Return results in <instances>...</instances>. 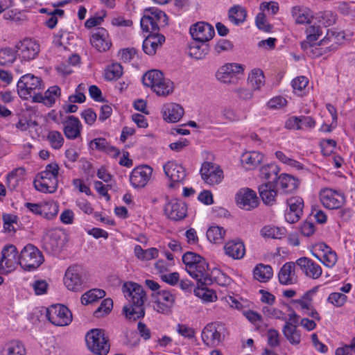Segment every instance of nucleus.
Instances as JSON below:
<instances>
[{
    "mask_svg": "<svg viewBox=\"0 0 355 355\" xmlns=\"http://www.w3.org/2000/svg\"><path fill=\"white\" fill-rule=\"evenodd\" d=\"M58 212V207L54 202H48L42 204V214L44 218L51 219L57 215Z\"/></svg>",
    "mask_w": 355,
    "mask_h": 355,
    "instance_id": "nucleus-56",
    "label": "nucleus"
},
{
    "mask_svg": "<svg viewBox=\"0 0 355 355\" xmlns=\"http://www.w3.org/2000/svg\"><path fill=\"white\" fill-rule=\"evenodd\" d=\"M153 168L148 165L135 168L130 175V182L134 188H143L150 180Z\"/></svg>",
    "mask_w": 355,
    "mask_h": 355,
    "instance_id": "nucleus-14",
    "label": "nucleus"
},
{
    "mask_svg": "<svg viewBox=\"0 0 355 355\" xmlns=\"http://www.w3.org/2000/svg\"><path fill=\"white\" fill-rule=\"evenodd\" d=\"M278 184L285 193H291L298 187V180L288 174H282L278 178Z\"/></svg>",
    "mask_w": 355,
    "mask_h": 355,
    "instance_id": "nucleus-35",
    "label": "nucleus"
},
{
    "mask_svg": "<svg viewBox=\"0 0 355 355\" xmlns=\"http://www.w3.org/2000/svg\"><path fill=\"white\" fill-rule=\"evenodd\" d=\"M247 16L245 10L240 6H235L231 8L228 12L230 21L235 25L243 24Z\"/></svg>",
    "mask_w": 355,
    "mask_h": 355,
    "instance_id": "nucleus-41",
    "label": "nucleus"
},
{
    "mask_svg": "<svg viewBox=\"0 0 355 355\" xmlns=\"http://www.w3.org/2000/svg\"><path fill=\"white\" fill-rule=\"evenodd\" d=\"M263 155L257 151L246 152L241 155V160L247 169L251 170L259 166Z\"/></svg>",
    "mask_w": 355,
    "mask_h": 355,
    "instance_id": "nucleus-32",
    "label": "nucleus"
},
{
    "mask_svg": "<svg viewBox=\"0 0 355 355\" xmlns=\"http://www.w3.org/2000/svg\"><path fill=\"white\" fill-rule=\"evenodd\" d=\"M256 25L259 29L266 33H269L272 30V26L267 22L266 15L263 12L257 14L256 17Z\"/></svg>",
    "mask_w": 355,
    "mask_h": 355,
    "instance_id": "nucleus-61",
    "label": "nucleus"
},
{
    "mask_svg": "<svg viewBox=\"0 0 355 355\" xmlns=\"http://www.w3.org/2000/svg\"><path fill=\"white\" fill-rule=\"evenodd\" d=\"M225 254L235 259H241L245 252L244 244L240 241H232L224 247Z\"/></svg>",
    "mask_w": 355,
    "mask_h": 355,
    "instance_id": "nucleus-33",
    "label": "nucleus"
},
{
    "mask_svg": "<svg viewBox=\"0 0 355 355\" xmlns=\"http://www.w3.org/2000/svg\"><path fill=\"white\" fill-rule=\"evenodd\" d=\"M208 263L202 257L201 260L193 266V271L187 270L188 273L197 281V285L209 286L212 284V279L208 272Z\"/></svg>",
    "mask_w": 355,
    "mask_h": 355,
    "instance_id": "nucleus-15",
    "label": "nucleus"
},
{
    "mask_svg": "<svg viewBox=\"0 0 355 355\" xmlns=\"http://www.w3.org/2000/svg\"><path fill=\"white\" fill-rule=\"evenodd\" d=\"M84 270L82 266L74 265L69 266L65 272L64 283L66 287L72 291H79L84 286Z\"/></svg>",
    "mask_w": 355,
    "mask_h": 355,
    "instance_id": "nucleus-5",
    "label": "nucleus"
},
{
    "mask_svg": "<svg viewBox=\"0 0 355 355\" xmlns=\"http://www.w3.org/2000/svg\"><path fill=\"white\" fill-rule=\"evenodd\" d=\"M259 196L263 202L266 205H273L276 201L277 191L274 188L272 182L269 181L259 187Z\"/></svg>",
    "mask_w": 355,
    "mask_h": 355,
    "instance_id": "nucleus-31",
    "label": "nucleus"
},
{
    "mask_svg": "<svg viewBox=\"0 0 355 355\" xmlns=\"http://www.w3.org/2000/svg\"><path fill=\"white\" fill-rule=\"evenodd\" d=\"M17 92L21 98L28 99L35 94H38L42 87V80L40 78L33 74L27 73L22 76L17 82Z\"/></svg>",
    "mask_w": 355,
    "mask_h": 355,
    "instance_id": "nucleus-4",
    "label": "nucleus"
},
{
    "mask_svg": "<svg viewBox=\"0 0 355 355\" xmlns=\"http://www.w3.org/2000/svg\"><path fill=\"white\" fill-rule=\"evenodd\" d=\"M26 350L24 345L17 340H11L6 343L1 350L0 355H25Z\"/></svg>",
    "mask_w": 355,
    "mask_h": 355,
    "instance_id": "nucleus-36",
    "label": "nucleus"
},
{
    "mask_svg": "<svg viewBox=\"0 0 355 355\" xmlns=\"http://www.w3.org/2000/svg\"><path fill=\"white\" fill-rule=\"evenodd\" d=\"M105 295V292L103 290L98 288L92 289L82 295L81 302L83 304L87 305L98 299L103 298Z\"/></svg>",
    "mask_w": 355,
    "mask_h": 355,
    "instance_id": "nucleus-45",
    "label": "nucleus"
},
{
    "mask_svg": "<svg viewBox=\"0 0 355 355\" xmlns=\"http://www.w3.org/2000/svg\"><path fill=\"white\" fill-rule=\"evenodd\" d=\"M288 318H286L285 324L283 327L282 332L284 336L293 345H297L300 343L301 335L300 331L297 329L299 324L300 316L291 307H288Z\"/></svg>",
    "mask_w": 355,
    "mask_h": 355,
    "instance_id": "nucleus-8",
    "label": "nucleus"
},
{
    "mask_svg": "<svg viewBox=\"0 0 355 355\" xmlns=\"http://www.w3.org/2000/svg\"><path fill=\"white\" fill-rule=\"evenodd\" d=\"M82 124L74 116H69L63 123V132L69 139H75L80 136Z\"/></svg>",
    "mask_w": 355,
    "mask_h": 355,
    "instance_id": "nucleus-25",
    "label": "nucleus"
},
{
    "mask_svg": "<svg viewBox=\"0 0 355 355\" xmlns=\"http://www.w3.org/2000/svg\"><path fill=\"white\" fill-rule=\"evenodd\" d=\"M122 73V66L119 63H114L107 68L105 73V78L107 80H114L119 78Z\"/></svg>",
    "mask_w": 355,
    "mask_h": 355,
    "instance_id": "nucleus-53",
    "label": "nucleus"
},
{
    "mask_svg": "<svg viewBox=\"0 0 355 355\" xmlns=\"http://www.w3.org/2000/svg\"><path fill=\"white\" fill-rule=\"evenodd\" d=\"M23 168H18L12 170L10 173H9L7 175L6 180L7 184L8 187H15L16 183L18 182V175H22L24 173Z\"/></svg>",
    "mask_w": 355,
    "mask_h": 355,
    "instance_id": "nucleus-63",
    "label": "nucleus"
},
{
    "mask_svg": "<svg viewBox=\"0 0 355 355\" xmlns=\"http://www.w3.org/2000/svg\"><path fill=\"white\" fill-rule=\"evenodd\" d=\"M166 176L171 180L168 184L170 188H175L179 182H182L186 178L185 168L174 161H169L163 166Z\"/></svg>",
    "mask_w": 355,
    "mask_h": 355,
    "instance_id": "nucleus-11",
    "label": "nucleus"
},
{
    "mask_svg": "<svg viewBox=\"0 0 355 355\" xmlns=\"http://www.w3.org/2000/svg\"><path fill=\"white\" fill-rule=\"evenodd\" d=\"M200 175L202 180L209 185L218 184L223 179V171L220 166L209 162L202 164Z\"/></svg>",
    "mask_w": 355,
    "mask_h": 355,
    "instance_id": "nucleus-10",
    "label": "nucleus"
},
{
    "mask_svg": "<svg viewBox=\"0 0 355 355\" xmlns=\"http://www.w3.org/2000/svg\"><path fill=\"white\" fill-rule=\"evenodd\" d=\"M187 205L178 200H173L168 202L164 207L166 215L171 220H180L187 216Z\"/></svg>",
    "mask_w": 355,
    "mask_h": 355,
    "instance_id": "nucleus-20",
    "label": "nucleus"
},
{
    "mask_svg": "<svg viewBox=\"0 0 355 355\" xmlns=\"http://www.w3.org/2000/svg\"><path fill=\"white\" fill-rule=\"evenodd\" d=\"M92 46L99 52H105L112 46L108 32L103 28H97L90 37Z\"/></svg>",
    "mask_w": 355,
    "mask_h": 355,
    "instance_id": "nucleus-18",
    "label": "nucleus"
},
{
    "mask_svg": "<svg viewBox=\"0 0 355 355\" xmlns=\"http://www.w3.org/2000/svg\"><path fill=\"white\" fill-rule=\"evenodd\" d=\"M141 27L146 32H150V34H158L159 25L155 22L148 14L145 12L141 19Z\"/></svg>",
    "mask_w": 355,
    "mask_h": 355,
    "instance_id": "nucleus-46",
    "label": "nucleus"
},
{
    "mask_svg": "<svg viewBox=\"0 0 355 355\" xmlns=\"http://www.w3.org/2000/svg\"><path fill=\"white\" fill-rule=\"evenodd\" d=\"M183 107L177 103H169L163 105L162 113L163 119L168 123H176L179 121L184 115Z\"/></svg>",
    "mask_w": 355,
    "mask_h": 355,
    "instance_id": "nucleus-24",
    "label": "nucleus"
},
{
    "mask_svg": "<svg viewBox=\"0 0 355 355\" xmlns=\"http://www.w3.org/2000/svg\"><path fill=\"white\" fill-rule=\"evenodd\" d=\"M207 42L193 40L189 46V55L190 57L202 60L205 58L209 51V46Z\"/></svg>",
    "mask_w": 355,
    "mask_h": 355,
    "instance_id": "nucleus-29",
    "label": "nucleus"
},
{
    "mask_svg": "<svg viewBox=\"0 0 355 355\" xmlns=\"http://www.w3.org/2000/svg\"><path fill=\"white\" fill-rule=\"evenodd\" d=\"M236 201L238 206L245 210H252L259 205L257 193L248 188L241 189L236 195Z\"/></svg>",
    "mask_w": 355,
    "mask_h": 355,
    "instance_id": "nucleus-13",
    "label": "nucleus"
},
{
    "mask_svg": "<svg viewBox=\"0 0 355 355\" xmlns=\"http://www.w3.org/2000/svg\"><path fill=\"white\" fill-rule=\"evenodd\" d=\"M60 96V89L59 87L54 85L50 87L42 95L40 93L35 94L33 96V101L37 103H43L45 105L51 106L55 103V99Z\"/></svg>",
    "mask_w": 355,
    "mask_h": 355,
    "instance_id": "nucleus-28",
    "label": "nucleus"
},
{
    "mask_svg": "<svg viewBox=\"0 0 355 355\" xmlns=\"http://www.w3.org/2000/svg\"><path fill=\"white\" fill-rule=\"evenodd\" d=\"M320 147L324 156L330 155L336 146V142L334 139H323L320 141Z\"/></svg>",
    "mask_w": 355,
    "mask_h": 355,
    "instance_id": "nucleus-60",
    "label": "nucleus"
},
{
    "mask_svg": "<svg viewBox=\"0 0 355 355\" xmlns=\"http://www.w3.org/2000/svg\"><path fill=\"white\" fill-rule=\"evenodd\" d=\"M286 231L284 227L265 226L261 230L263 237L280 239L286 235Z\"/></svg>",
    "mask_w": 355,
    "mask_h": 355,
    "instance_id": "nucleus-44",
    "label": "nucleus"
},
{
    "mask_svg": "<svg viewBox=\"0 0 355 355\" xmlns=\"http://www.w3.org/2000/svg\"><path fill=\"white\" fill-rule=\"evenodd\" d=\"M190 33L193 40L208 42L213 37L215 31L210 24L200 21L191 26Z\"/></svg>",
    "mask_w": 355,
    "mask_h": 355,
    "instance_id": "nucleus-19",
    "label": "nucleus"
},
{
    "mask_svg": "<svg viewBox=\"0 0 355 355\" xmlns=\"http://www.w3.org/2000/svg\"><path fill=\"white\" fill-rule=\"evenodd\" d=\"M320 200L323 206L329 209H338L344 203V197L337 191L329 188L320 191Z\"/></svg>",
    "mask_w": 355,
    "mask_h": 355,
    "instance_id": "nucleus-17",
    "label": "nucleus"
},
{
    "mask_svg": "<svg viewBox=\"0 0 355 355\" xmlns=\"http://www.w3.org/2000/svg\"><path fill=\"white\" fill-rule=\"evenodd\" d=\"M163 75L161 71L152 69L144 74L142 82L145 86L150 87L154 91L155 85L157 86V83L160 81Z\"/></svg>",
    "mask_w": 355,
    "mask_h": 355,
    "instance_id": "nucleus-40",
    "label": "nucleus"
},
{
    "mask_svg": "<svg viewBox=\"0 0 355 355\" xmlns=\"http://www.w3.org/2000/svg\"><path fill=\"white\" fill-rule=\"evenodd\" d=\"M113 307V301L110 298L103 300L99 307L94 311V316L101 318L109 313Z\"/></svg>",
    "mask_w": 355,
    "mask_h": 355,
    "instance_id": "nucleus-57",
    "label": "nucleus"
},
{
    "mask_svg": "<svg viewBox=\"0 0 355 355\" xmlns=\"http://www.w3.org/2000/svg\"><path fill=\"white\" fill-rule=\"evenodd\" d=\"M89 146L92 149H96L107 153H113V155H119V150L109 145L107 140L104 138H96L90 141Z\"/></svg>",
    "mask_w": 355,
    "mask_h": 355,
    "instance_id": "nucleus-39",
    "label": "nucleus"
},
{
    "mask_svg": "<svg viewBox=\"0 0 355 355\" xmlns=\"http://www.w3.org/2000/svg\"><path fill=\"white\" fill-rule=\"evenodd\" d=\"M202 257L193 252H187L182 256V261L187 270L193 271V266L196 265Z\"/></svg>",
    "mask_w": 355,
    "mask_h": 355,
    "instance_id": "nucleus-52",
    "label": "nucleus"
},
{
    "mask_svg": "<svg viewBox=\"0 0 355 355\" xmlns=\"http://www.w3.org/2000/svg\"><path fill=\"white\" fill-rule=\"evenodd\" d=\"M287 204L289 207V211L302 214L304 202L302 198L298 196L291 197L287 200Z\"/></svg>",
    "mask_w": 355,
    "mask_h": 355,
    "instance_id": "nucleus-58",
    "label": "nucleus"
},
{
    "mask_svg": "<svg viewBox=\"0 0 355 355\" xmlns=\"http://www.w3.org/2000/svg\"><path fill=\"white\" fill-rule=\"evenodd\" d=\"M328 302L336 306H342L347 301V296L340 293H331L328 297Z\"/></svg>",
    "mask_w": 355,
    "mask_h": 355,
    "instance_id": "nucleus-62",
    "label": "nucleus"
},
{
    "mask_svg": "<svg viewBox=\"0 0 355 355\" xmlns=\"http://www.w3.org/2000/svg\"><path fill=\"white\" fill-rule=\"evenodd\" d=\"M40 180L34 181L36 190L44 193H54L58 188V176L51 175L48 173H40Z\"/></svg>",
    "mask_w": 355,
    "mask_h": 355,
    "instance_id": "nucleus-21",
    "label": "nucleus"
},
{
    "mask_svg": "<svg viewBox=\"0 0 355 355\" xmlns=\"http://www.w3.org/2000/svg\"><path fill=\"white\" fill-rule=\"evenodd\" d=\"M306 40L301 42L302 49L309 55L320 56L324 51L318 48L315 43L322 35V31L319 26H310L306 30Z\"/></svg>",
    "mask_w": 355,
    "mask_h": 355,
    "instance_id": "nucleus-7",
    "label": "nucleus"
},
{
    "mask_svg": "<svg viewBox=\"0 0 355 355\" xmlns=\"http://www.w3.org/2000/svg\"><path fill=\"white\" fill-rule=\"evenodd\" d=\"M46 139L51 147L55 150H59L64 144V137L61 132L57 130H51L48 132Z\"/></svg>",
    "mask_w": 355,
    "mask_h": 355,
    "instance_id": "nucleus-47",
    "label": "nucleus"
},
{
    "mask_svg": "<svg viewBox=\"0 0 355 355\" xmlns=\"http://www.w3.org/2000/svg\"><path fill=\"white\" fill-rule=\"evenodd\" d=\"M225 231L223 227L212 226L207 231V237L213 243H220L223 239Z\"/></svg>",
    "mask_w": 355,
    "mask_h": 355,
    "instance_id": "nucleus-51",
    "label": "nucleus"
},
{
    "mask_svg": "<svg viewBox=\"0 0 355 355\" xmlns=\"http://www.w3.org/2000/svg\"><path fill=\"white\" fill-rule=\"evenodd\" d=\"M63 245L64 241L59 232L51 231L44 238L43 248L49 253H58Z\"/></svg>",
    "mask_w": 355,
    "mask_h": 355,
    "instance_id": "nucleus-22",
    "label": "nucleus"
},
{
    "mask_svg": "<svg viewBox=\"0 0 355 355\" xmlns=\"http://www.w3.org/2000/svg\"><path fill=\"white\" fill-rule=\"evenodd\" d=\"M145 12L148 14L155 22H157L159 26L167 24L168 17L163 11L156 8H149L145 10Z\"/></svg>",
    "mask_w": 355,
    "mask_h": 355,
    "instance_id": "nucleus-49",
    "label": "nucleus"
},
{
    "mask_svg": "<svg viewBox=\"0 0 355 355\" xmlns=\"http://www.w3.org/2000/svg\"><path fill=\"white\" fill-rule=\"evenodd\" d=\"M224 327L219 323L207 324L202 331V340L208 347H215L219 345L224 339Z\"/></svg>",
    "mask_w": 355,
    "mask_h": 355,
    "instance_id": "nucleus-9",
    "label": "nucleus"
},
{
    "mask_svg": "<svg viewBox=\"0 0 355 355\" xmlns=\"http://www.w3.org/2000/svg\"><path fill=\"white\" fill-rule=\"evenodd\" d=\"M263 311L266 315L270 318H273L281 320H286L285 314L278 309L271 306H264L263 308Z\"/></svg>",
    "mask_w": 355,
    "mask_h": 355,
    "instance_id": "nucleus-59",
    "label": "nucleus"
},
{
    "mask_svg": "<svg viewBox=\"0 0 355 355\" xmlns=\"http://www.w3.org/2000/svg\"><path fill=\"white\" fill-rule=\"evenodd\" d=\"M243 65L237 63H227L220 67L216 73L218 80L223 83H235L236 76L242 74Z\"/></svg>",
    "mask_w": 355,
    "mask_h": 355,
    "instance_id": "nucleus-12",
    "label": "nucleus"
},
{
    "mask_svg": "<svg viewBox=\"0 0 355 355\" xmlns=\"http://www.w3.org/2000/svg\"><path fill=\"white\" fill-rule=\"evenodd\" d=\"M42 252L35 245L27 244L18 256V263L26 271H33L38 268L44 262Z\"/></svg>",
    "mask_w": 355,
    "mask_h": 355,
    "instance_id": "nucleus-2",
    "label": "nucleus"
},
{
    "mask_svg": "<svg viewBox=\"0 0 355 355\" xmlns=\"http://www.w3.org/2000/svg\"><path fill=\"white\" fill-rule=\"evenodd\" d=\"M295 264L293 262H287L283 265L278 274L280 284L290 285L297 282V278L295 275Z\"/></svg>",
    "mask_w": 355,
    "mask_h": 355,
    "instance_id": "nucleus-26",
    "label": "nucleus"
},
{
    "mask_svg": "<svg viewBox=\"0 0 355 355\" xmlns=\"http://www.w3.org/2000/svg\"><path fill=\"white\" fill-rule=\"evenodd\" d=\"M122 291L129 301V304L123 308L125 318L132 321L144 318L146 294L142 287L136 283L126 282L123 285Z\"/></svg>",
    "mask_w": 355,
    "mask_h": 355,
    "instance_id": "nucleus-1",
    "label": "nucleus"
},
{
    "mask_svg": "<svg viewBox=\"0 0 355 355\" xmlns=\"http://www.w3.org/2000/svg\"><path fill=\"white\" fill-rule=\"evenodd\" d=\"M165 41V37L159 34H150L144 40L142 48L145 53L149 55L155 54L159 46Z\"/></svg>",
    "mask_w": 355,
    "mask_h": 355,
    "instance_id": "nucleus-27",
    "label": "nucleus"
},
{
    "mask_svg": "<svg viewBox=\"0 0 355 355\" xmlns=\"http://www.w3.org/2000/svg\"><path fill=\"white\" fill-rule=\"evenodd\" d=\"M292 14L295 22L299 24H309L311 19L313 17L309 8L300 6L293 7Z\"/></svg>",
    "mask_w": 355,
    "mask_h": 355,
    "instance_id": "nucleus-38",
    "label": "nucleus"
},
{
    "mask_svg": "<svg viewBox=\"0 0 355 355\" xmlns=\"http://www.w3.org/2000/svg\"><path fill=\"white\" fill-rule=\"evenodd\" d=\"M248 82L254 89H259L264 83V76L263 71L259 69H254L248 78Z\"/></svg>",
    "mask_w": 355,
    "mask_h": 355,
    "instance_id": "nucleus-48",
    "label": "nucleus"
},
{
    "mask_svg": "<svg viewBox=\"0 0 355 355\" xmlns=\"http://www.w3.org/2000/svg\"><path fill=\"white\" fill-rule=\"evenodd\" d=\"M154 89V92L159 96L166 97L171 94L174 90V84L168 78H166L164 76L160 81H158Z\"/></svg>",
    "mask_w": 355,
    "mask_h": 355,
    "instance_id": "nucleus-37",
    "label": "nucleus"
},
{
    "mask_svg": "<svg viewBox=\"0 0 355 355\" xmlns=\"http://www.w3.org/2000/svg\"><path fill=\"white\" fill-rule=\"evenodd\" d=\"M315 19L318 22L327 27L336 23V15L331 10H325L317 13Z\"/></svg>",
    "mask_w": 355,
    "mask_h": 355,
    "instance_id": "nucleus-50",
    "label": "nucleus"
},
{
    "mask_svg": "<svg viewBox=\"0 0 355 355\" xmlns=\"http://www.w3.org/2000/svg\"><path fill=\"white\" fill-rule=\"evenodd\" d=\"M207 286L198 285L197 288L194 291L195 293L206 302H214L217 298L216 295L212 290L208 289Z\"/></svg>",
    "mask_w": 355,
    "mask_h": 355,
    "instance_id": "nucleus-54",
    "label": "nucleus"
},
{
    "mask_svg": "<svg viewBox=\"0 0 355 355\" xmlns=\"http://www.w3.org/2000/svg\"><path fill=\"white\" fill-rule=\"evenodd\" d=\"M17 53L10 48H4L0 50V64L8 65L16 59Z\"/></svg>",
    "mask_w": 355,
    "mask_h": 355,
    "instance_id": "nucleus-55",
    "label": "nucleus"
},
{
    "mask_svg": "<svg viewBox=\"0 0 355 355\" xmlns=\"http://www.w3.org/2000/svg\"><path fill=\"white\" fill-rule=\"evenodd\" d=\"M306 276L313 279H318L322 275L321 266L307 257H301L296 261Z\"/></svg>",
    "mask_w": 355,
    "mask_h": 355,
    "instance_id": "nucleus-23",
    "label": "nucleus"
},
{
    "mask_svg": "<svg viewBox=\"0 0 355 355\" xmlns=\"http://www.w3.org/2000/svg\"><path fill=\"white\" fill-rule=\"evenodd\" d=\"M85 341L88 349L96 355H107L109 352L108 338L103 329H91L85 336Z\"/></svg>",
    "mask_w": 355,
    "mask_h": 355,
    "instance_id": "nucleus-3",
    "label": "nucleus"
},
{
    "mask_svg": "<svg viewBox=\"0 0 355 355\" xmlns=\"http://www.w3.org/2000/svg\"><path fill=\"white\" fill-rule=\"evenodd\" d=\"M322 250L324 252L322 259L320 258L317 254H314V256L322 262L327 267L334 266L337 261V255L335 252L332 251L331 249L327 245H323Z\"/></svg>",
    "mask_w": 355,
    "mask_h": 355,
    "instance_id": "nucleus-43",
    "label": "nucleus"
},
{
    "mask_svg": "<svg viewBox=\"0 0 355 355\" xmlns=\"http://www.w3.org/2000/svg\"><path fill=\"white\" fill-rule=\"evenodd\" d=\"M336 355H355V338H354L349 345H346L343 347H338L335 352Z\"/></svg>",
    "mask_w": 355,
    "mask_h": 355,
    "instance_id": "nucleus-64",
    "label": "nucleus"
},
{
    "mask_svg": "<svg viewBox=\"0 0 355 355\" xmlns=\"http://www.w3.org/2000/svg\"><path fill=\"white\" fill-rule=\"evenodd\" d=\"M345 39L343 33L337 32L333 30H328L325 37L320 41L318 45H328L326 48L329 51L337 49L338 44Z\"/></svg>",
    "mask_w": 355,
    "mask_h": 355,
    "instance_id": "nucleus-30",
    "label": "nucleus"
},
{
    "mask_svg": "<svg viewBox=\"0 0 355 355\" xmlns=\"http://www.w3.org/2000/svg\"><path fill=\"white\" fill-rule=\"evenodd\" d=\"M272 268L269 265L259 263L253 270L254 278L260 282H267L272 277Z\"/></svg>",
    "mask_w": 355,
    "mask_h": 355,
    "instance_id": "nucleus-34",
    "label": "nucleus"
},
{
    "mask_svg": "<svg viewBox=\"0 0 355 355\" xmlns=\"http://www.w3.org/2000/svg\"><path fill=\"white\" fill-rule=\"evenodd\" d=\"M17 55L24 60L35 59L40 52V45L30 39H25L16 46Z\"/></svg>",
    "mask_w": 355,
    "mask_h": 355,
    "instance_id": "nucleus-16",
    "label": "nucleus"
},
{
    "mask_svg": "<svg viewBox=\"0 0 355 355\" xmlns=\"http://www.w3.org/2000/svg\"><path fill=\"white\" fill-rule=\"evenodd\" d=\"M279 171V167L275 164H270L262 166L260 169V176L261 178L272 182H275L277 179V174Z\"/></svg>",
    "mask_w": 355,
    "mask_h": 355,
    "instance_id": "nucleus-42",
    "label": "nucleus"
},
{
    "mask_svg": "<svg viewBox=\"0 0 355 355\" xmlns=\"http://www.w3.org/2000/svg\"><path fill=\"white\" fill-rule=\"evenodd\" d=\"M46 317L53 324L59 327L69 325L72 321L71 312L62 304L51 306L47 309Z\"/></svg>",
    "mask_w": 355,
    "mask_h": 355,
    "instance_id": "nucleus-6",
    "label": "nucleus"
}]
</instances>
